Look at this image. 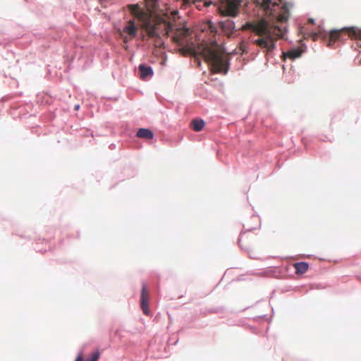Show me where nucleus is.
I'll return each instance as SVG.
<instances>
[{"mask_svg":"<svg viewBox=\"0 0 361 361\" xmlns=\"http://www.w3.org/2000/svg\"><path fill=\"white\" fill-rule=\"evenodd\" d=\"M147 9L140 4H129L127 6L130 14L137 19L140 27L143 28L147 37L154 39V44L156 47H161L164 44L162 36L169 35L172 30V25L166 19L158 17L154 14V8H149L145 3Z\"/></svg>","mask_w":361,"mask_h":361,"instance_id":"obj_1","label":"nucleus"},{"mask_svg":"<svg viewBox=\"0 0 361 361\" xmlns=\"http://www.w3.org/2000/svg\"><path fill=\"white\" fill-rule=\"evenodd\" d=\"M207 27L214 37L220 35L221 32H224V23H220L219 29L214 26L211 22L207 23ZM200 53L204 59L212 66V71L216 73H226V51L223 46V42L220 41L219 37L210 43V44H201L199 47Z\"/></svg>","mask_w":361,"mask_h":361,"instance_id":"obj_2","label":"nucleus"},{"mask_svg":"<svg viewBox=\"0 0 361 361\" xmlns=\"http://www.w3.org/2000/svg\"><path fill=\"white\" fill-rule=\"evenodd\" d=\"M245 29H249L257 35L259 38L254 40L253 43L267 52L275 49V41L283 37V31L276 25L271 26L264 19L246 24Z\"/></svg>","mask_w":361,"mask_h":361,"instance_id":"obj_3","label":"nucleus"},{"mask_svg":"<svg viewBox=\"0 0 361 361\" xmlns=\"http://www.w3.org/2000/svg\"><path fill=\"white\" fill-rule=\"evenodd\" d=\"M170 34L173 35L172 39L174 42L180 46H183L186 43L190 32L185 27H179L174 30L172 25V30H171Z\"/></svg>","mask_w":361,"mask_h":361,"instance_id":"obj_4","label":"nucleus"},{"mask_svg":"<svg viewBox=\"0 0 361 361\" xmlns=\"http://www.w3.org/2000/svg\"><path fill=\"white\" fill-rule=\"evenodd\" d=\"M149 298V293L147 290V286L143 283L140 296V305L143 313L145 315H149L150 311L148 308V300Z\"/></svg>","mask_w":361,"mask_h":361,"instance_id":"obj_5","label":"nucleus"},{"mask_svg":"<svg viewBox=\"0 0 361 361\" xmlns=\"http://www.w3.org/2000/svg\"><path fill=\"white\" fill-rule=\"evenodd\" d=\"M241 2V0H227V16H237Z\"/></svg>","mask_w":361,"mask_h":361,"instance_id":"obj_6","label":"nucleus"},{"mask_svg":"<svg viewBox=\"0 0 361 361\" xmlns=\"http://www.w3.org/2000/svg\"><path fill=\"white\" fill-rule=\"evenodd\" d=\"M348 32L349 35H351L352 33H355L354 30H346V29H342L339 30H332L329 32V42L328 43V46H331L334 42L340 39L341 35L343 32Z\"/></svg>","mask_w":361,"mask_h":361,"instance_id":"obj_7","label":"nucleus"},{"mask_svg":"<svg viewBox=\"0 0 361 361\" xmlns=\"http://www.w3.org/2000/svg\"><path fill=\"white\" fill-rule=\"evenodd\" d=\"M123 32L126 33L130 37H134L137 35V27L135 25L133 20H129L125 27Z\"/></svg>","mask_w":361,"mask_h":361,"instance_id":"obj_8","label":"nucleus"},{"mask_svg":"<svg viewBox=\"0 0 361 361\" xmlns=\"http://www.w3.org/2000/svg\"><path fill=\"white\" fill-rule=\"evenodd\" d=\"M139 71L140 73V78L142 80H145L147 77L153 75V71L150 66H146L145 65L141 64L139 66Z\"/></svg>","mask_w":361,"mask_h":361,"instance_id":"obj_9","label":"nucleus"},{"mask_svg":"<svg viewBox=\"0 0 361 361\" xmlns=\"http://www.w3.org/2000/svg\"><path fill=\"white\" fill-rule=\"evenodd\" d=\"M293 266L297 274H303L309 269V264L303 262L294 263Z\"/></svg>","mask_w":361,"mask_h":361,"instance_id":"obj_10","label":"nucleus"},{"mask_svg":"<svg viewBox=\"0 0 361 361\" xmlns=\"http://www.w3.org/2000/svg\"><path fill=\"white\" fill-rule=\"evenodd\" d=\"M302 50L299 48L293 49L287 51L286 52H284L283 56L285 58H289L292 60H294L298 57H300L302 54Z\"/></svg>","mask_w":361,"mask_h":361,"instance_id":"obj_11","label":"nucleus"},{"mask_svg":"<svg viewBox=\"0 0 361 361\" xmlns=\"http://www.w3.org/2000/svg\"><path fill=\"white\" fill-rule=\"evenodd\" d=\"M136 135L140 138L149 139V140L152 139L154 137L153 133L150 130L147 129V128H140L137 130Z\"/></svg>","mask_w":361,"mask_h":361,"instance_id":"obj_12","label":"nucleus"},{"mask_svg":"<svg viewBox=\"0 0 361 361\" xmlns=\"http://www.w3.org/2000/svg\"><path fill=\"white\" fill-rule=\"evenodd\" d=\"M289 16V11L286 5L281 7V11L277 16V20L279 22H285L288 20Z\"/></svg>","mask_w":361,"mask_h":361,"instance_id":"obj_13","label":"nucleus"},{"mask_svg":"<svg viewBox=\"0 0 361 361\" xmlns=\"http://www.w3.org/2000/svg\"><path fill=\"white\" fill-rule=\"evenodd\" d=\"M204 124V121L202 119H194L191 121L190 126L193 130L200 132L203 129Z\"/></svg>","mask_w":361,"mask_h":361,"instance_id":"obj_14","label":"nucleus"},{"mask_svg":"<svg viewBox=\"0 0 361 361\" xmlns=\"http://www.w3.org/2000/svg\"><path fill=\"white\" fill-rule=\"evenodd\" d=\"M226 0H214L213 4L217 6L218 12L222 16H226Z\"/></svg>","mask_w":361,"mask_h":361,"instance_id":"obj_15","label":"nucleus"},{"mask_svg":"<svg viewBox=\"0 0 361 361\" xmlns=\"http://www.w3.org/2000/svg\"><path fill=\"white\" fill-rule=\"evenodd\" d=\"M235 29L233 22L227 20V37L230 35L233 30Z\"/></svg>","mask_w":361,"mask_h":361,"instance_id":"obj_16","label":"nucleus"},{"mask_svg":"<svg viewBox=\"0 0 361 361\" xmlns=\"http://www.w3.org/2000/svg\"><path fill=\"white\" fill-rule=\"evenodd\" d=\"M100 357V353L99 350H96L87 361H98Z\"/></svg>","mask_w":361,"mask_h":361,"instance_id":"obj_17","label":"nucleus"},{"mask_svg":"<svg viewBox=\"0 0 361 361\" xmlns=\"http://www.w3.org/2000/svg\"><path fill=\"white\" fill-rule=\"evenodd\" d=\"M145 1L149 8L157 6V0H145Z\"/></svg>","mask_w":361,"mask_h":361,"instance_id":"obj_18","label":"nucleus"},{"mask_svg":"<svg viewBox=\"0 0 361 361\" xmlns=\"http://www.w3.org/2000/svg\"><path fill=\"white\" fill-rule=\"evenodd\" d=\"M75 361H83V357L82 354H79L75 359Z\"/></svg>","mask_w":361,"mask_h":361,"instance_id":"obj_19","label":"nucleus"},{"mask_svg":"<svg viewBox=\"0 0 361 361\" xmlns=\"http://www.w3.org/2000/svg\"><path fill=\"white\" fill-rule=\"evenodd\" d=\"M271 0H264V6L268 7Z\"/></svg>","mask_w":361,"mask_h":361,"instance_id":"obj_20","label":"nucleus"},{"mask_svg":"<svg viewBox=\"0 0 361 361\" xmlns=\"http://www.w3.org/2000/svg\"><path fill=\"white\" fill-rule=\"evenodd\" d=\"M183 1V4H190L191 2H194L193 0H182Z\"/></svg>","mask_w":361,"mask_h":361,"instance_id":"obj_21","label":"nucleus"},{"mask_svg":"<svg viewBox=\"0 0 361 361\" xmlns=\"http://www.w3.org/2000/svg\"><path fill=\"white\" fill-rule=\"evenodd\" d=\"M212 4V1H207L204 2V6L207 7V6H209Z\"/></svg>","mask_w":361,"mask_h":361,"instance_id":"obj_22","label":"nucleus"},{"mask_svg":"<svg viewBox=\"0 0 361 361\" xmlns=\"http://www.w3.org/2000/svg\"><path fill=\"white\" fill-rule=\"evenodd\" d=\"M245 235H243L240 236V239H239V243H241V242H242V241H243V240L245 238Z\"/></svg>","mask_w":361,"mask_h":361,"instance_id":"obj_23","label":"nucleus"},{"mask_svg":"<svg viewBox=\"0 0 361 361\" xmlns=\"http://www.w3.org/2000/svg\"><path fill=\"white\" fill-rule=\"evenodd\" d=\"M309 22H310V23L313 24V23H314V20H313V19H312V18H310V19H309Z\"/></svg>","mask_w":361,"mask_h":361,"instance_id":"obj_24","label":"nucleus"},{"mask_svg":"<svg viewBox=\"0 0 361 361\" xmlns=\"http://www.w3.org/2000/svg\"><path fill=\"white\" fill-rule=\"evenodd\" d=\"M78 109H79V105H76V106H75V110H78Z\"/></svg>","mask_w":361,"mask_h":361,"instance_id":"obj_25","label":"nucleus"},{"mask_svg":"<svg viewBox=\"0 0 361 361\" xmlns=\"http://www.w3.org/2000/svg\"><path fill=\"white\" fill-rule=\"evenodd\" d=\"M317 34H315V36L314 37V39H315L316 37L317 36Z\"/></svg>","mask_w":361,"mask_h":361,"instance_id":"obj_26","label":"nucleus"},{"mask_svg":"<svg viewBox=\"0 0 361 361\" xmlns=\"http://www.w3.org/2000/svg\"><path fill=\"white\" fill-rule=\"evenodd\" d=\"M226 68L227 70L228 69V63L227 62V66H226Z\"/></svg>","mask_w":361,"mask_h":361,"instance_id":"obj_27","label":"nucleus"}]
</instances>
